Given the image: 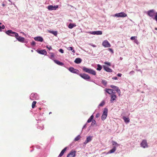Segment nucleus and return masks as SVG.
Here are the masks:
<instances>
[{
	"instance_id": "f257e3e1",
	"label": "nucleus",
	"mask_w": 157,
	"mask_h": 157,
	"mask_svg": "<svg viewBox=\"0 0 157 157\" xmlns=\"http://www.w3.org/2000/svg\"><path fill=\"white\" fill-rule=\"evenodd\" d=\"M82 70L84 71L91 74L93 75H96L95 71L91 69L87 68L85 67H82Z\"/></svg>"
},
{
	"instance_id": "f03ea898",
	"label": "nucleus",
	"mask_w": 157,
	"mask_h": 157,
	"mask_svg": "<svg viewBox=\"0 0 157 157\" xmlns=\"http://www.w3.org/2000/svg\"><path fill=\"white\" fill-rule=\"evenodd\" d=\"M108 109L107 108H105L103 110V112L101 117V119L102 121L105 120L107 116Z\"/></svg>"
},
{
	"instance_id": "7ed1b4c3",
	"label": "nucleus",
	"mask_w": 157,
	"mask_h": 157,
	"mask_svg": "<svg viewBox=\"0 0 157 157\" xmlns=\"http://www.w3.org/2000/svg\"><path fill=\"white\" fill-rule=\"evenodd\" d=\"M6 33L8 35L11 36H15V37L18 36V34L17 33L13 32L11 30L7 31L6 32Z\"/></svg>"
},
{
	"instance_id": "20e7f679",
	"label": "nucleus",
	"mask_w": 157,
	"mask_h": 157,
	"mask_svg": "<svg viewBox=\"0 0 157 157\" xmlns=\"http://www.w3.org/2000/svg\"><path fill=\"white\" fill-rule=\"evenodd\" d=\"M156 13L154 10H148L147 12V13L148 16L153 19Z\"/></svg>"
},
{
	"instance_id": "39448f33",
	"label": "nucleus",
	"mask_w": 157,
	"mask_h": 157,
	"mask_svg": "<svg viewBox=\"0 0 157 157\" xmlns=\"http://www.w3.org/2000/svg\"><path fill=\"white\" fill-rule=\"evenodd\" d=\"M30 98L32 100H38L39 98V96L36 93H33L31 94L30 96Z\"/></svg>"
},
{
	"instance_id": "423d86ee",
	"label": "nucleus",
	"mask_w": 157,
	"mask_h": 157,
	"mask_svg": "<svg viewBox=\"0 0 157 157\" xmlns=\"http://www.w3.org/2000/svg\"><path fill=\"white\" fill-rule=\"evenodd\" d=\"M126 16L127 14L124 12H121L116 13L113 15L114 17H126Z\"/></svg>"
},
{
	"instance_id": "0eeeda50",
	"label": "nucleus",
	"mask_w": 157,
	"mask_h": 157,
	"mask_svg": "<svg viewBox=\"0 0 157 157\" xmlns=\"http://www.w3.org/2000/svg\"><path fill=\"white\" fill-rule=\"evenodd\" d=\"M79 75L82 78L86 80H87L90 78V76L86 74H80Z\"/></svg>"
},
{
	"instance_id": "6e6552de",
	"label": "nucleus",
	"mask_w": 157,
	"mask_h": 157,
	"mask_svg": "<svg viewBox=\"0 0 157 157\" xmlns=\"http://www.w3.org/2000/svg\"><path fill=\"white\" fill-rule=\"evenodd\" d=\"M141 146L143 148H147L148 146L146 140H143L140 144Z\"/></svg>"
},
{
	"instance_id": "1a4fd4ad",
	"label": "nucleus",
	"mask_w": 157,
	"mask_h": 157,
	"mask_svg": "<svg viewBox=\"0 0 157 157\" xmlns=\"http://www.w3.org/2000/svg\"><path fill=\"white\" fill-rule=\"evenodd\" d=\"M90 34L94 35H101L102 34V32L101 31H91L89 32Z\"/></svg>"
},
{
	"instance_id": "9d476101",
	"label": "nucleus",
	"mask_w": 157,
	"mask_h": 157,
	"mask_svg": "<svg viewBox=\"0 0 157 157\" xmlns=\"http://www.w3.org/2000/svg\"><path fill=\"white\" fill-rule=\"evenodd\" d=\"M68 70L71 72L72 73L76 74H79V71L78 70L74 69L72 67H70Z\"/></svg>"
},
{
	"instance_id": "9b49d317",
	"label": "nucleus",
	"mask_w": 157,
	"mask_h": 157,
	"mask_svg": "<svg viewBox=\"0 0 157 157\" xmlns=\"http://www.w3.org/2000/svg\"><path fill=\"white\" fill-rule=\"evenodd\" d=\"M110 101L111 103L113 102L114 101H116L117 96L115 95V92H114V94H113L110 95Z\"/></svg>"
},
{
	"instance_id": "f8f14e48",
	"label": "nucleus",
	"mask_w": 157,
	"mask_h": 157,
	"mask_svg": "<svg viewBox=\"0 0 157 157\" xmlns=\"http://www.w3.org/2000/svg\"><path fill=\"white\" fill-rule=\"evenodd\" d=\"M102 45L105 47L108 48L110 47L111 46V45L109 42L106 40L103 41Z\"/></svg>"
},
{
	"instance_id": "ddd939ff",
	"label": "nucleus",
	"mask_w": 157,
	"mask_h": 157,
	"mask_svg": "<svg viewBox=\"0 0 157 157\" xmlns=\"http://www.w3.org/2000/svg\"><path fill=\"white\" fill-rule=\"evenodd\" d=\"M92 136H87L86 138V140L84 142V144L86 145L88 143L90 142L92 140Z\"/></svg>"
},
{
	"instance_id": "4468645a",
	"label": "nucleus",
	"mask_w": 157,
	"mask_h": 157,
	"mask_svg": "<svg viewBox=\"0 0 157 157\" xmlns=\"http://www.w3.org/2000/svg\"><path fill=\"white\" fill-rule=\"evenodd\" d=\"M58 7V5H55L54 6L50 5L48 6L47 8L48 10H56Z\"/></svg>"
},
{
	"instance_id": "2eb2a0df",
	"label": "nucleus",
	"mask_w": 157,
	"mask_h": 157,
	"mask_svg": "<svg viewBox=\"0 0 157 157\" xmlns=\"http://www.w3.org/2000/svg\"><path fill=\"white\" fill-rule=\"evenodd\" d=\"M76 151H71L67 155V157H75L76 155Z\"/></svg>"
},
{
	"instance_id": "dca6fc26",
	"label": "nucleus",
	"mask_w": 157,
	"mask_h": 157,
	"mask_svg": "<svg viewBox=\"0 0 157 157\" xmlns=\"http://www.w3.org/2000/svg\"><path fill=\"white\" fill-rule=\"evenodd\" d=\"M103 68L104 70L107 72H112V70L111 69L105 65L103 66Z\"/></svg>"
},
{
	"instance_id": "f3484780",
	"label": "nucleus",
	"mask_w": 157,
	"mask_h": 157,
	"mask_svg": "<svg viewBox=\"0 0 157 157\" xmlns=\"http://www.w3.org/2000/svg\"><path fill=\"white\" fill-rule=\"evenodd\" d=\"M34 39L36 41H37L40 42H42L43 40V38L40 36H38L34 38Z\"/></svg>"
},
{
	"instance_id": "a211bd4d",
	"label": "nucleus",
	"mask_w": 157,
	"mask_h": 157,
	"mask_svg": "<svg viewBox=\"0 0 157 157\" xmlns=\"http://www.w3.org/2000/svg\"><path fill=\"white\" fill-rule=\"evenodd\" d=\"M17 39L19 41L23 43L24 42L25 40V38L23 37H21L19 36L16 37Z\"/></svg>"
},
{
	"instance_id": "6ab92c4d",
	"label": "nucleus",
	"mask_w": 157,
	"mask_h": 157,
	"mask_svg": "<svg viewBox=\"0 0 157 157\" xmlns=\"http://www.w3.org/2000/svg\"><path fill=\"white\" fill-rule=\"evenodd\" d=\"M37 52L40 54L44 55H46L47 54L46 51L45 50H38L37 51Z\"/></svg>"
},
{
	"instance_id": "aec40b11",
	"label": "nucleus",
	"mask_w": 157,
	"mask_h": 157,
	"mask_svg": "<svg viewBox=\"0 0 157 157\" xmlns=\"http://www.w3.org/2000/svg\"><path fill=\"white\" fill-rule=\"evenodd\" d=\"M105 91L106 92L111 95L113 94H114V92L113 90L111 89H106Z\"/></svg>"
},
{
	"instance_id": "412c9836",
	"label": "nucleus",
	"mask_w": 157,
	"mask_h": 157,
	"mask_svg": "<svg viewBox=\"0 0 157 157\" xmlns=\"http://www.w3.org/2000/svg\"><path fill=\"white\" fill-rule=\"evenodd\" d=\"M116 147H113V148L111 150H110L109 151H108L106 153V154H109L113 153L116 151Z\"/></svg>"
},
{
	"instance_id": "4be33fe9",
	"label": "nucleus",
	"mask_w": 157,
	"mask_h": 157,
	"mask_svg": "<svg viewBox=\"0 0 157 157\" xmlns=\"http://www.w3.org/2000/svg\"><path fill=\"white\" fill-rule=\"evenodd\" d=\"M82 59L80 58H77L75 59L74 62L77 64H79L81 63L82 62Z\"/></svg>"
},
{
	"instance_id": "5701e85b",
	"label": "nucleus",
	"mask_w": 157,
	"mask_h": 157,
	"mask_svg": "<svg viewBox=\"0 0 157 157\" xmlns=\"http://www.w3.org/2000/svg\"><path fill=\"white\" fill-rule=\"evenodd\" d=\"M123 119L124 121L126 123H128L130 122V119L128 117H123Z\"/></svg>"
},
{
	"instance_id": "b1692460",
	"label": "nucleus",
	"mask_w": 157,
	"mask_h": 157,
	"mask_svg": "<svg viewBox=\"0 0 157 157\" xmlns=\"http://www.w3.org/2000/svg\"><path fill=\"white\" fill-rule=\"evenodd\" d=\"M67 147H66L65 148H64L61 151L60 154L59 155V156L61 157L62 156L63 154H64V153L65 151L66 150Z\"/></svg>"
},
{
	"instance_id": "393cba45",
	"label": "nucleus",
	"mask_w": 157,
	"mask_h": 157,
	"mask_svg": "<svg viewBox=\"0 0 157 157\" xmlns=\"http://www.w3.org/2000/svg\"><path fill=\"white\" fill-rule=\"evenodd\" d=\"M54 61L55 63L59 65L62 66L63 65V63H62L61 62L57 60H54Z\"/></svg>"
},
{
	"instance_id": "a878e982",
	"label": "nucleus",
	"mask_w": 157,
	"mask_h": 157,
	"mask_svg": "<svg viewBox=\"0 0 157 157\" xmlns=\"http://www.w3.org/2000/svg\"><path fill=\"white\" fill-rule=\"evenodd\" d=\"M112 143L113 145V147H116V148L117 147H118L119 146V145L116 142L114 141H112Z\"/></svg>"
},
{
	"instance_id": "bb28decb",
	"label": "nucleus",
	"mask_w": 157,
	"mask_h": 157,
	"mask_svg": "<svg viewBox=\"0 0 157 157\" xmlns=\"http://www.w3.org/2000/svg\"><path fill=\"white\" fill-rule=\"evenodd\" d=\"M114 90L117 91L119 95H120L121 93V92L119 87L116 86Z\"/></svg>"
},
{
	"instance_id": "cd10ccee",
	"label": "nucleus",
	"mask_w": 157,
	"mask_h": 157,
	"mask_svg": "<svg viewBox=\"0 0 157 157\" xmlns=\"http://www.w3.org/2000/svg\"><path fill=\"white\" fill-rule=\"evenodd\" d=\"M76 26V25L75 24H73L72 23H70L68 26V27L70 29H72L73 27H75Z\"/></svg>"
},
{
	"instance_id": "c85d7f7f",
	"label": "nucleus",
	"mask_w": 157,
	"mask_h": 157,
	"mask_svg": "<svg viewBox=\"0 0 157 157\" xmlns=\"http://www.w3.org/2000/svg\"><path fill=\"white\" fill-rule=\"evenodd\" d=\"M94 117V116L93 115H92L88 119L87 121V123H89L90 122L92 121V119H93Z\"/></svg>"
},
{
	"instance_id": "c756f323",
	"label": "nucleus",
	"mask_w": 157,
	"mask_h": 157,
	"mask_svg": "<svg viewBox=\"0 0 157 157\" xmlns=\"http://www.w3.org/2000/svg\"><path fill=\"white\" fill-rule=\"evenodd\" d=\"M105 104V101L103 100L98 105V107L103 106Z\"/></svg>"
},
{
	"instance_id": "7c9ffc66",
	"label": "nucleus",
	"mask_w": 157,
	"mask_h": 157,
	"mask_svg": "<svg viewBox=\"0 0 157 157\" xmlns=\"http://www.w3.org/2000/svg\"><path fill=\"white\" fill-rule=\"evenodd\" d=\"M67 49L68 50L72 51V52L73 53H75V51L74 50H73V48L72 47H68V48H67Z\"/></svg>"
},
{
	"instance_id": "2f4dec72",
	"label": "nucleus",
	"mask_w": 157,
	"mask_h": 157,
	"mask_svg": "<svg viewBox=\"0 0 157 157\" xmlns=\"http://www.w3.org/2000/svg\"><path fill=\"white\" fill-rule=\"evenodd\" d=\"M102 69V67L99 64H98L97 68V70L98 71H100Z\"/></svg>"
},
{
	"instance_id": "473e14b6",
	"label": "nucleus",
	"mask_w": 157,
	"mask_h": 157,
	"mask_svg": "<svg viewBox=\"0 0 157 157\" xmlns=\"http://www.w3.org/2000/svg\"><path fill=\"white\" fill-rule=\"evenodd\" d=\"M81 138V136L80 135H78L77 136H76L75 139L74 140L75 141H78Z\"/></svg>"
},
{
	"instance_id": "72a5a7b5",
	"label": "nucleus",
	"mask_w": 157,
	"mask_h": 157,
	"mask_svg": "<svg viewBox=\"0 0 157 157\" xmlns=\"http://www.w3.org/2000/svg\"><path fill=\"white\" fill-rule=\"evenodd\" d=\"M36 102L35 101H34L33 102V103H32V108H34L35 107V105H36Z\"/></svg>"
},
{
	"instance_id": "f704fd0d",
	"label": "nucleus",
	"mask_w": 157,
	"mask_h": 157,
	"mask_svg": "<svg viewBox=\"0 0 157 157\" xmlns=\"http://www.w3.org/2000/svg\"><path fill=\"white\" fill-rule=\"evenodd\" d=\"M51 55L49 57V58L52 59H54L55 58L54 57V54L52 53H51Z\"/></svg>"
},
{
	"instance_id": "c9c22d12",
	"label": "nucleus",
	"mask_w": 157,
	"mask_h": 157,
	"mask_svg": "<svg viewBox=\"0 0 157 157\" xmlns=\"http://www.w3.org/2000/svg\"><path fill=\"white\" fill-rule=\"evenodd\" d=\"M50 33L53 34L55 36H56L57 33V31H51L50 32Z\"/></svg>"
},
{
	"instance_id": "e433bc0d",
	"label": "nucleus",
	"mask_w": 157,
	"mask_h": 157,
	"mask_svg": "<svg viewBox=\"0 0 157 157\" xmlns=\"http://www.w3.org/2000/svg\"><path fill=\"white\" fill-rule=\"evenodd\" d=\"M5 28V26L4 25H2V26H0V31H2V29H4Z\"/></svg>"
},
{
	"instance_id": "4c0bfd02",
	"label": "nucleus",
	"mask_w": 157,
	"mask_h": 157,
	"mask_svg": "<svg viewBox=\"0 0 157 157\" xmlns=\"http://www.w3.org/2000/svg\"><path fill=\"white\" fill-rule=\"evenodd\" d=\"M104 85H106L107 84V82L105 80H102L101 82Z\"/></svg>"
},
{
	"instance_id": "58836bf2",
	"label": "nucleus",
	"mask_w": 157,
	"mask_h": 157,
	"mask_svg": "<svg viewBox=\"0 0 157 157\" xmlns=\"http://www.w3.org/2000/svg\"><path fill=\"white\" fill-rule=\"evenodd\" d=\"M96 124V121L95 120H93L92 121V123H91V125H93Z\"/></svg>"
},
{
	"instance_id": "ea45409f",
	"label": "nucleus",
	"mask_w": 157,
	"mask_h": 157,
	"mask_svg": "<svg viewBox=\"0 0 157 157\" xmlns=\"http://www.w3.org/2000/svg\"><path fill=\"white\" fill-rule=\"evenodd\" d=\"M153 19L155 20L157 22V12L156 13Z\"/></svg>"
},
{
	"instance_id": "a19ab883",
	"label": "nucleus",
	"mask_w": 157,
	"mask_h": 157,
	"mask_svg": "<svg viewBox=\"0 0 157 157\" xmlns=\"http://www.w3.org/2000/svg\"><path fill=\"white\" fill-rule=\"evenodd\" d=\"M104 63L105 64H106V65L109 66H111V63L109 62H105Z\"/></svg>"
},
{
	"instance_id": "79ce46f5",
	"label": "nucleus",
	"mask_w": 157,
	"mask_h": 157,
	"mask_svg": "<svg viewBox=\"0 0 157 157\" xmlns=\"http://www.w3.org/2000/svg\"><path fill=\"white\" fill-rule=\"evenodd\" d=\"M136 38V36H132L131 37L130 39L132 40H134Z\"/></svg>"
},
{
	"instance_id": "37998d69",
	"label": "nucleus",
	"mask_w": 157,
	"mask_h": 157,
	"mask_svg": "<svg viewBox=\"0 0 157 157\" xmlns=\"http://www.w3.org/2000/svg\"><path fill=\"white\" fill-rule=\"evenodd\" d=\"M46 47L49 50H50L52 49V48L51 46H47Z\"/></svg>"
},
{
	"instance_id": "c03bdc74",
	"label": "nucleus",
	"mask_w": 157,
	"mask_h": 157,
	"mask_svg": "<svg viewBox=\"0 0 157 157\" xmlns=\"http://www.w3.org/2000/svg\"><path fill=\"white\" fill-rule=\"evenodd\" d=\"M59 51L62 53H63L64 52V51H63V50L62 49H59Z\"/></svg>"
},
{
	"instance_id": "a18cd8bd",
	"label": "nucleus",
	"mask_w": 157,
	"mask_h": 157,
	"mask_svg": "<svg viewBox=\"0 0 157 157\" xmlns=\"http://www.w3.org/2000/svg\"><path fill=\"white\" fill-rule=\"evenodd\" d=\"M100 116V114L99 113H97L96 116V118H98Z\"/></svg>"
},
{
	"instance_id": "49530a36",
	"label": "nucleus",
	"mask_w": 157,
	"mask_h": 157,
	"mask_svg": "<svg viewBox=\"0 0 157 157\" xmlns=\"http://www.w3.org/2000/svg\"><path fill=\"white\" fill-rule=\"evenodd\" d=\"M116 87V86H114L113 85H111L110 86V87L114 89H115Z\"/></svg>"
},
{
	"instance_id": "de8ad7c7",
	"label": "nucleus",
	"mask_w": 157,
	"mask_h": 157,
	"mask_svg": "<svg viewBox=\"0 0 157 157\" xmlns=\"http://www.w3.org/2000/svg\"><path fill=\"white\" fill-rule=\"evenodd\" d=\"M36 44V43L35 42V41H33L32 42V43H31V45H35Z\"/></svg>"
},
{
	"instance_id": "09e8293b",
	"label": "nucleus",
	"mask_w": 157,
	"mask_h": 157,
	"mask_svg": "<svg viewBox=\"0 0 157 157\" xmlns=\"http://www.w3.org/2000/svg\"><path fill=\"white\" fill-rule=\"evenodd\" d=\"M108 50H109L111 52H112V53H113V50L111 49V48H109L108 49Z\"/></svg>"
},
{
	"instance_id": "8fccbe9b",
	"label": "nucleus",
	"mask_w": 157,
	"mask_h": 157,
	"mask_svg": "<svg viewBox=\"0 0 157 157\" xmlns=\"http://www.w3.org/2000/svg\"><path fill=\"white\" fill-rule=\"evenodd\" d=\"M134 73V71H132L130 72L129 74H131V75L133 74Z\"/></svg>"
},
{
	"instance_id": "3c124183",
	"label": "nucleus",
	"mask_w": 157,
	"mask_h": 157,
	"mask_svg": "<svg viewBox=\"0 0 157 157\" xmlns=\"http://www.w3.org/2000/svg\"><path fill=\"white\" fill-rule=\"evenodd\" d=\"M112 78L113 79H114V80H117V77H113Z\"/></svg>"
},
{
	"instance_id": "603ef678",
	"label": "nucleus",
	"mask_w": 157,
	"mask_h": 157,
	"mask_svg": "<svg viewBox=\"0 0 157 157\" xmlns=\"http://www.w3.org/2000/svg\"><path fill=\"white\" fill-rule=\"evenodd\" d=\"M122 75L121 74H120V73H118L117 74V76H119V77H121Z\"/></svg>"
},
{
	"instance_id": "864d4df0",
	"label": "nucleus",
	"mask_w": 157,
	"mask_h": 157,
	"mask_svg": "<svg viewBox=\"0 0 157 157\" xmlns=\"http://www.w3.org/2000/svg\"><path fill=\"white\" fill-rule=\"evenodd\" d=\"M90 45H91V46H93L94 47H95L96 46V45H94V44H91Z\"/></svg>"
},
{
	"instance_id": "5fc2aeb1",
	"label": "nucleus",
	"mask_w": 157,
	"mask_h": 157,
	"mask_svg": "<svg viewBox=\"0 0 157 157\" xmlns=\"http://www.w3.org/2000/svg\"><path fill=\"white\" fill-rule=\"evenodd\" d=\"M86 126V124H85L83 126L82 129L85 128Z\"/></svg>"
},
{
	"instance_id": "6e6d98bb",
	"label": "nucleus",
	"mask_w": 157,
	"mask_h": 157,
	"mask_svg": "<svg viewBox=\"0 0 157 157\" xmlns=\"http://www.w3.org/2000/svg\"><path fill=\"white\" fill-rule=\"evenodd\" d=\"M120 59L121 60H122V59H123V58L122 57H120Z\"/></svg>"
},
{
	"instance_id": "4d7b16f0",
	"label": "nucleus",
	"mask_w": 157,
	"mask_h": 157,
	"mask_svg": "<svg viewBox=\"0 0 157 157\" xmlns=\"http://www.w3.org/2000/svg\"><path fill=\"white\" fill-rule=\"evenodd\" d=\"M31 52H33V50H31Z\"/></svg>"
},
{
	"instance_id": "13d9d810",
	"label": "nucleus",
	"mask_w": 157,
	"mask_h": 157,
	"mask_svg": "<svg viewBox=\"0 0 157 157\" xmlns=\"http://www.w3.org/2000/svg\"><path fill=\"white\" fill-rule=\"evenodd\" d=\"M52 113V112H49V114H51Z\"/></svg>"
},
{
	"instance_id": "bf43d9fd",
	"label": "nucleus",
	"mask_w": 157,
	"mask_h": 157,
	"mask_svg": "<svg viewBox=\"0 0 157 157\" xmlns=\"http://www.w3.org/2000/svg\"><path fill=\"white\" fill-rule=\"evenodd\" d=\"M2 24V23L1 22H0V25H1Z\"/></svg>"
},
{
	"instance_id": "052dcab7",
	"label": "nucleus",
	"mask_w": 157,
	"mask_h": 157,
	"mask_svg": "<svg viewBox=\"0 0 157 157\" xmlns=\"http://www.w3.org/2000/svg\"><path fill=\"white\" fill-rule=\"evenodd\" d=\"M155 29H156V30H157V28H155Z\"/></svg>"
}]
</instances>
